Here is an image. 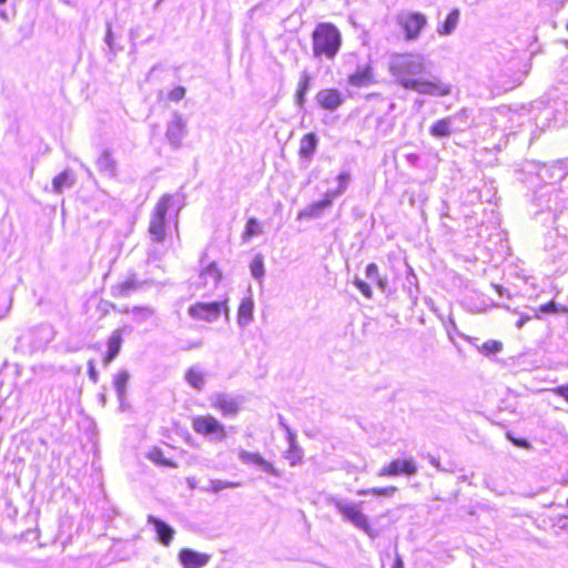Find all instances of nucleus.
Listing matches in <instances>:
<instances>
[{
    "label": "nucleus",
    "mask_w": 568,
    "mask_h": 568,
    "mask_svg": "<svg viewBox=\"0 0 568 568\" xmlns=\"http://www.w3.org/2000/svg\"><path fill=\"white\" fill-rule=\"evenodd\" d=\"M75 182V179L71 171L63 170L61 173L55 175L52 180V187L55 193H61L65 187H71Z\"/></svg>",
    "instance_id": "obj_23"
},
{
    "label": "nucleus",
    "mask_w": 568,
    "mask_h": 568,
    "mask_svg": "<svg viewBox=\"0 0 568 568\" xmlns=\"http://www.w3.org/2000/svg\"><path fill=\"white\" fill-rule=\"evenodd\" d=\"M559 312H565V307H561L555 303V301H549L542 305H540L532 316L534 318H540L545 314H556Z\"/></svg>",
    "instance_id": "obj_29"
},
{
    "label": "nucleus",
    "mask_w": 568,
    "mask_h": 568,
    "mask_svg": "<svg viewBox=\"0 0 568 568\" xmlns=\"http://www.w3.org/2000/svg\"><path fill=\"white\" fill-rule=\"evenodd\" d=\"M393 568H403V559L398 554L395 557Z\"/></svg>",
    "instance_id": "obj_43"
},
{
    "label": "nucleus",
    "mask_w": 568,
    "mask_h": 568,
    "mask_svg": "<svg viewBox=\"0 0 568 568\" xmlns=\"http://www.w3.org/2000/svg\"><path fill=\"white\" fill-rule=\"evenodd\" d=\"M347 82L355 88H364L373 84L375 79L372 65L367 64L355 70L347 77Z\"/></svg>",
    "instance_id": "obj_14"
},
{
    "label": "nucleus",
    "mask_w": 568,
    "mask_h": 568,
    "mask_svg": "<svg viewBox=\"0 0 568 568\" xmlns=\"http://www.w3.org/2000/svg\"><path fill=\"white\" fill-rule=\"evenodd\" d=\"M189 315L195 321L213 322L221 315L229 316V298L219 302H196L187 310Z\"/></svg>",
    "instance_id": "obj_4"
},
{
    "label": "nucleus",
    "mask_w": 568,
    "mask_h": 568,
    "mask_svg": "<svg viewBox=\"0 0 568 568\" xmlns=\"http://www.w3.org/2000/svg\"><path fill=\"white\" fill-rule=\"evenodd\" d=\"M129 378L128 372H120L113 378V385L120 399L125 397Z\"/></svg>",
    "instance_id": "obj_28"
},
{
    "label": "nucleus",
    "mask_w": 568,
    "mask_h": 568,
    "mask_svg": "<svg viewBox=\"0 0 568 568\" xmlns=\"http://www.w3.org/2000/svg\"><path fill=\"white\" fill-rule=\"evenodd\" d=\"M459 10L453 9L445 21L440 24L438 28V33L442 36H448L450 34L455 28L457 27L458 20H459Z\"/></svg>",
    "instance_id": "obj_25"
},
{
    "label": "nucleus",
    "mask_w": 568,
    "mask_h": 568,
    "mask_svg": "<svg viewBox=\"0 0 568 568\" xmlns=\"http://www.w3.org/2000/svg\"><path fill=\"white\" fill-rule=\"evenodd\" d=\"M88 366V376L92 383H97L99 381V374L95 369L94 361L89 359L87 363Z\"/></svg>",
    "instance_id": "obj_39"
},
{
    "label": "nucleus",
    "mask_w": 568,
    "mask_h": 568,
    "mask_svg": "<svg viewBox=\"0 0 568 568\" xmlns=\"http://www.w3.org/2000/svg\"><path fill=\"white\" fill-rule=\"evenodd\" d=\"M351 175L347 172H342L337 175V181L339 182V186L335 192H328L329 194H334V197L341 193H343L346 189L347 182L349 181Z\"/></svg>",
    "instance_id": "obj_36"
},
{
    "label": "nucleus",
    "mask_w": 568,
    "mask_h": 568,
    "mask_svg": "<svg viewBox=\"0 0 568 568\" xmlns=\"http://www.w3.org/2000/svg\"><path fill=\"white\" fill-rule=\"evenodd\" d=\"M505 437L516 447L523 448V449H531V444L527 438L524 437H517L514 435L513 432L507 430L505 433Z\"/></svg>",
    "instance_id": "obj_34"
},
{
    "label": "nucleus",
    "mask_w": 568,
    "mask_h": 568,
    "mask_svg": "<svg viewBox=\"0 0 568 568\" xmlns=\"http://www.w3.org/2000/svg\"><path fill=\"white\" fill-rule=\"evenodd\" d=\"M192 428L196 434L202 436H215L223 440L226 438L225 426L219 422L213 415H199L192 419Z\"/></svg>",
    "instance_id": "obj_7"
},
{
    "label": "nucleus",
    "mask_w": 568,
    "mask_h": 568,
    "mask_svg": "<svg viewBox=\"0 0 568 568\" xmlns=\"http://www.w3.org/2000/svg\"><path fill=\"white\" fill-rule=\"evenodd\" d=\"M205 273H214L216 280H219L221 277V275L214 264L209 265L205 270L202 271V274H205Z\"/></svg>",
    "instance_id": "obj_41"
},
{
    "label": "nucleus",
    "mask_w": 568,
    "mask_h": 568,
    "mask_svg": "<svg viewBox=\"0 0 568 568\" xmlns=\"http://www.w3.org/2000/svg\"><path fill=\"white\" fill-rule=\"evenodd\" d=\"M123 343V329L116 328L106 341L108 351L103 356V364L106 366L119 355Z\"/></svg>",
    "instance_id": "obj_13"
},
{
    "label": "nucleus",
    "mask_w": 568,
    "mask_h": 568,
    "mask_svg": "<svg viewBox=\"0 0 568 568\" xmlns=\"http://www.w3.org/2000/svg\"><path fill=\"white\" fill-rule=\"evenodd\" d=\"M316 101L321 108L334 111L343 104L344 98L337 89L329 88L320 90L316 94Z\"/></svg>",
    "instance_id": "obj_11"
},
{
    "label": "nucleus",
    "mask_w": 568,
    "mask_h": 568,
    "mask_svg": "<svg viewBox=\"0 0 568 568\" xmlns=\"http://www.w3.org/2000/svg\"><path fill=\"white\" fill-rule=\"evenodd\" d=\"M8 0H0V6L4 4Z\"/></svg>",
    "instance_id": "obj_47"
},
{
    "label": "nucleus",
    "mask_w": 568,
    "mask_h": 568,
    "mask_svg": "<svg viewBox=\"0 0 568 568\" xmlns=\"http://www.w3.org/2000/svg\"><path fill=\"white\" fill-rule=\"evenodd\" d=\"M173 207V196L162 195L156 202L149 222V234L154 242L161 243L166 237L165 216Z\"/></svg>",
    "instance_id": "obj_2"
},
{
    "label": "nucleus",
    "mask_w": 568,
    "mask_h": 568,
    "mask_svg": "<svg viewBox=\"0 0 568 568\" xmlns=\"http://www.w3.org/2000/svg\"><path fill=\"white\" fill-rule=\"evenodd\" d=\"M148 521L154 526L159 541L164 546H170L174 538V530L154 516H148Z\"/></svg>",
    "instance_id": "obj_18"
},
{
    "label": "nucleus",
    "mask_w": 568,
    "mask_h": 568,
    "mask_svg": "<svg viewBox=\"0 0 568 568\" xmlns=\"http://www.w3.org/2000/svg\"><path fill=\"white\" fill-rule=\"evenodd\" d=\"M566 505H567V507H568V498H567ZM564 517L568 518V514H567V515H565Z\"/></svg>",
    "instance_id": "obj_48"
},
{
    "label": "nucleus",
    "mask_w": 568,
    "mask_h": 568,
    "mask_svg": "<svg viewBox=\"0 0 568 568\" xmlns=\"http://www.w3.org/2000/svg\"><path fill=\"white\" fill-rule=\"evenodd\" d=\"M212 407L224 417H235L241 410V400L226 394H219L214 397Z\"/></svg>",
    "instance_id": "obj_10"
},
{
    "label": "nucleus",
    "mask_w": 568,
    "mask_h": 568,
    "mask_svg": "<svg viewBox=\"0 0 568 568\" xmlns=\"http://www.w3.org/2000/svg\"><path fill=\"white\" fill-rule=\"evenodd\" d=\"M148 456L152 462H154L159 465L170 466V467L175 466V464L173 462H171L170 459H168L163 456V452L158 447H154L153 449H151L149 452Z\"/></svg>",
    "instance_id": "obj_33"
},
{
    "label": "nucleus",
    "mask_w": 568,
    "mask_h": 568,
    "mask_svg": "<svg viewBox=\"0 0 568 568\" xmlns=\"http://www.w3.org/2000/svg\"><path fill=\"white\" fill-rule=\"evenodd\" d=\"M417 464L413 457L396 458L383 466L379 471V477H396V476H414L417 474Z\"/></svg>",
    "instance_id": "obj_8"
},
{
    "label": "nucleus",
    "mask_w": 568,
    "mask_h": 568,
    "mask_svg": "<svg viewBox=\"0 0 568 568\" xmlns=\"http://www.w3.org/2000/svg\"><path fill=\"white\" fill-rule=\"evenodd\" d=\"M102 165H103V169H108V168H110L111 170L114 169V162L106 156L103 159Z\"/></svg>",
    "instance_id": "obj_42"
},
{
    "label": "nucleus",
    "mask_w": 568,
    "mask_h": 568,
    "mask_svg": "<svg viewBox=\"0 0 568 568\" xmlns=\"http://www.w3.org/2000/svg\"><path fill=\"white\" fill-rule=\"evenodd\" d=\"M354 284L365 297H367V298L372 297L373 293L367 283H365L364 281H362L359 278H356Z\"/></svg>",
    "instance_id": "obj_38"
},
{
    "label": "nucleus",
    "mask_w": 568,
    "mask_h": 568,
    "mask_svg": "<svg viewBox=\"0 0 568 568\" xmlns=\"http://www.w3.org/2000/svg\"><path fill=\"white\" fill-rule=\"evenodd\" d=\"M397 491L396 486L374 487L371 489H362L358 491L359 495H374V496H392Z\"/></svg>",
    "instance_id": "obj_31"
},
{
    "label": "nucleus",
    "mask_w": 568,
    "mask_h": 568,
    "mask_svg": "<svg viewBox=\"0 0 568 568\" xmlns=\"http://www.w3.org/2000/svg\"><path fill=\"white\" fill-rule=\"evenodd\" d=\"M429 132L433 136H436V138L448 136L452 133L450 120L447 118H444V119L436 121L430 126Z\"/></svg>",
    "instance_id": "obj_27"
},
{
    "label": "nucleus",
    "mask_w": 568,
    "mask_h": 568,
    "mask_svg": "<svg viewBox=\"0 0 568 568\" xmlns=\"http://www.w3.org/2000/svg\"><path fill=\"white\" fill-rule=\"evenodd\" d=\"M240 457H241L242 462L245 464L260 466L264 471L270 473L275 476L280 475V471H277L271 463L265 460L257 453L241 452Z\"/></svg>",
    "instance_id": "obj_19"
},
{
    "label": "nucleus",
    "mask_w": 568,
    "mask_h": 568,
    "mask_svg": "<svg viewBox=\"0 0 568 568\" xmlns=\"http://www.w3.org/2000/svg\"><path fill=\"white\" fill-rule=\"evenodd\" d=\"M237 486H239V484L231 483V484L222 485L221 487H237Z\"/></svg>",
    "instance_id": "obj_46"
},
{
    "label": "nucleus",
    "mask_w": 568,
    "mask_h": 568,
    "mask_svg": "<svg viewBox=\"0 0 568 568\" xmlns=\"http://www.w3.org/2000/svg\"><path fill=\"white\" fill-rule=\"evenodd\" d=\"M390 70L399 84L408 90V83L415 82L417 80L412 78V75L422 72L423 68L420 63L413 58L412 54L404 53L397 54L392 60Z\"/></svg>",
    "instance_id": "obj_3"
},
{
    "label": "nucleus",
    "mask_w": 568,
    "mask_h": 568,
    "mask_svg": "<svg viewBox=\"0 0 568 568\" xmlns=\"http://www.w3.org/2000/svg\"><path fill=\"white\" fill-rule=\"evenodd\" d=\"M396 20L407 41L417 39L427 26L426 16L415 11H404Z\"/></svg>",
    "instance_id": "obj_6"
},
{
    "label": "nucleus",
    "mask_w": 568,
    "mask_h": 568,
    "mask_svg": "<svg viewBox=\"0 0 568 568\" xmlns=\"http://www.w3.org/2000/svg\"><path fill=\"white\" fill-rule=\"evenodd\" d=\"M186 133L185 122L181 118L173 119L166 131V138L171 144L175 148L182 145V140Z\"/></svg>",
    "instance_id": "obj_17"
},
{
    "label": "nucleus",
    "mask_w": 568,
    "mask_h": 568,
    "mask_svg": "<svg viewBox=\"0 0 568 568\" xmlns=\"http://www.w3.org/2000/svg\"><path fill=\"white\" fill-rule=\"evenodd\" d=\"M184 95L185 89L183 87H175L169 92L168 98L170 101L179 102L184 98Z\"/></svg>",
    "instance_id": "obj_37"
},
{
    "label": "nucleus",
    "mask_w": 568,
    "mask_h": 568,
    "mask_svg": "<svg viewBox=\"0 0 568 568\" xmlns=\"http://www.w3.org/2000/svg\"><path fill=\"white\" fill-rule=\"evenodd\" d=\"M311 85V77L303 72L296 88V92L294 95L295 103L298 108H303L306 100V93Z\"/></svg>",
    "instance_id": "obj_22"
},
{
    "label": "nucleus",
    "mask_w": 568,
    "mask_h": 568,
    "mask_svg": "<svg viewBox=\"0 0 568 568\" xmlns=\"http://www.w3.org/2000/svg\"><path fill=\"white\" fill-rule=\"evenodd\" d=\"M138 287V281L134 277H128L112 287V295L114 297H126L132 292L136 291Z\"/></svg>",
    "instance_id": "obj_21"
},
{
    "label": "nucleus",
    "mask_w": 568,
    "mask_h": 568,
    "mask_svg": "<svg viewBox=\"0 0 568 568\" xmlns=\"http://www.w3.org/2000/svg\"><path fill=\"white\" fill-rule=\"evenodd\" d=\"M254 303L251 296L244 297L237 308V323L246 325L253 320Z\"/></svg>",
    "instance_id": "obj_20"
},
{
    "label": "nucleus",
    "mask_w": 568,
    "mask_h": 568,
    "mask_svg": "<svg viewBox=\"0 0 568 568\" xmlns=\"http://www.w3.org/2000/svg\"><path fill=\"white\" fill-rule=\"evenodd\" d=\"M211 556L190 548L179 551V560L184 568H201L210 561Z\"/></svg>",
    "instance_id": "obj_12"
},
{
    "label": "nucleus",
    "mask_w": 568,
    "mask_h": 568,
    "mask_svg": "<svg viewBox=\"0 0 568 568\" xmlns=\"http://www.w3.org/2000/svg\"><path fill=\"white\" fill-rule=\"evenodd\" d=\"M262 223L255 217H248L246 221L244 232L242 234V239L244 242H248L252 237L262 234Z\"/></svg>",
    "instance_id": "obj_26"
},
{
    "label": "nucleus",
    "mask_w": 568,
    "mask_h": 568,
    "mask_svg": "<svg viewBox=\"0 0 568 568\" xmlns=\"http://www.w3.org/2000/svg\"><path fill=\"white\" fill-rule=\"evenodd\" d=\"M494 287L499 295H503V287L500 285H494Z\"/></svg>",
    "instance_id": "obj_45"
},
{
    "label": "nucleus",
    "mask_w": 568,
    "mask_h": 568,
    "mask_svg": "<svg viewBox=\"0 0 568 568\" xmlns=\"http://www.w3.org/2000/svg\"><path fill=\"white\" fill-rule=\"evenodd\" d=\"M503 343L497 339H488L484 342L479 347V352L484 355H493L503 351Z\"/></svg>",
    "instance_id": "obj_30"
},
{
    "label": "nucleus",
    "mask_w": 568,
    "mask_h": 568,
    "mask_svg": "<svg viewBox=\"0 0 568 568\" xmlns=\"http://www.w3.org/2000/svg\"><path fill=\"white\" fill-rule=\"evenodd\" d=\"M527 321H529V316L523 315L517 322V327L520 328Z\"/></svg>",
    "instance_id": "obj_44"
},
{
    "label": "nucleus",
    "mask_w": 568,
    "mask_h": 568,
    "mask_svg": "<svg viewBox=\"0 0 568 568\" xmlns=\"http://www.w3.org/2000/svg\"><path fill=\"white\" fill-rule=\"evenodd\" d=\"M366 276L369 278H373L377 282V285L384 290L385 287V281L381 278L378 267L375 263H369L366 266Z\"/></svg>",
    "instance_id": "obj_35"
},
{
    "label": "nucleus",
    "mask_w": 568,
    "mask_h": 568,
    "mask_svg": "<svg viewBox=\"0 0 568 568\" xmlns=\"http://www.w3.org/2000/svg\"><path fill=\"white\" fill-rule=\"evenodd\" d=\"M566 29H567V31H568V20H567V23H566Z\"/></svg>",
    "instance_id": "obj_49"
},
{
    "label": "nucleus",
    "mask_w": 568,
    "mask_h": 568,
    "mask_svg": "<svg viewBox=\"0 0 568 568\" xmlns=\"http://www.w3.org/2000/svg\"><path fill=\"white\" fill-rule=\"evenodd\" d=\"M318 138L316 133L308 132L301 136L297 154L301 159L311 160L317 149Z\"/></svg>",
    "instance_id": "obj_16"
},
{
    "label": "nucleus",
    "mask_w": 568,
    "mask_h": 568,
    "mask_svg": "<svg viewBox=\"0 0 568 568\" xmlns=\"http://www.w3.org/2000/svg\"><path fill=\"white\" fill-rule=\"evenodd\" d=\"M552 392L554 394L562 397L566 402H568V383L555 387Z\"/></svg>",
    "instance_id": "obj_40"
},
{
    "label": "nucleus",
    "mask_w": 568,
    "mask_h": 568,
    "mask_svg": "<svg viewBox=\"0 0 568 568\" xmlns=\"http://www.w3.org/2000/svg\"><path fill=\"white\" fill-rule=\"evenodd\" d=\"M250 270L255 278L261 280L264 276V260L261 254H256L253 257L250 264Z\"/></svg>",
    "instance_id": "obj_32"
},
{
    "label": "nucleus",
    "mask_w": 568,
    "mask_h": 568,
    "mask_svg": "<svg viewBox=\"0 0 568 568\" xmlns=\"http://www.w3.org/2000/svg\"><path fill=\"white\" fill-rule=\"evenodd\" d=\"M408 90H413L420 94H428L433 97H446L450 94L452 88L439 81L430 80H416L415 82L408 83Z\"/></svg>",
    "instance_id": "obj_9"
},
{
    "label": "nucleus",
    "mask_w": 568,
    "mask_h": 568,
    "mask_svg": "<svg viewBox=\"0 0 568 568\" xmlns=\"http://www.w3.org/2000/svg\"><path fill=\"white\" fill-rule=\"evenodd\" d=\"M334 194H329L328 192L324 195V197L317 202L311 203L307 207L298 213V219H314L318 217L324 210L328 209L333 204Z\"/></svg>",
    "instance_id": "obj_15"
},
{
    "label": "nucleus",
    "mask_w": 568,
    "mask_h": 568,
    "mask_svg": "<svg viewBox=\"0 0 568 568\" xmlns=\"http://www.w3.org/2000/svg\"><path fill=\"white\" fill-rule=\"evenodd\" d=\"M342 33L331 22H320L312 32V51L316 58L334 60L342 48Z\"/></svg>",
    "instance_id": "obj_1"
},
{
    "label": "nucleus",
    "mask_w": 568,
    "mask_h": 568,
    "mask_svg": "<svg viewBox=\"0 0 568 568\" xmlns=\"http://www.w3.org/2000/svg\"><path fill=\"white\" fill-rule=\"evenodd\" d=\"M339 514L351 521L355 527L366 532L369 537L377 536V530L371 524L368 517L363 513L361 506L354 503L336 501L335 504Z\"/></svg>",
    "instance_id": "obj_5"
},
{
    "label": "nucleus",
    "mask_w": 568,
    "mask_h": 568,
    "mask_svg": "<svg viewBox=\"0 0 568 568\" xmlns=\"http://www.w3.org/2000/svg\"><path fill=\"white\" fill-rule=\"evenodd\" d=\"M185 379L195 389H202L205 384V374L199 367H190L185 373Z\"/></svg>",
    "instance_id": "obj_24"
}]
</instances>
